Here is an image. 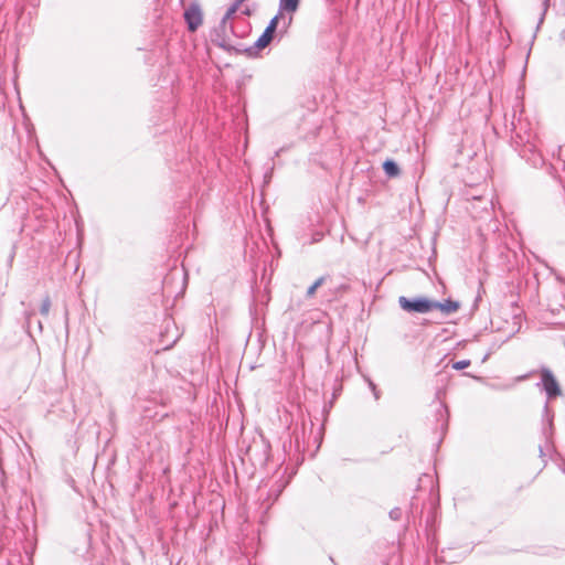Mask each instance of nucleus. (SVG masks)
<instances>
[{
	"mask_svg": "<svg viewBox=\"0 0 565 565\" xmlns=\"http://www.w3.org/2000/svg\"><path fill=\"white\" fill-rule=\"evenodd\" d=\"M299 0H280L279 1V18L282 15V12H288L290 14L295 13L298 9Z\"/></svg>",
	"mask_w": 565,
	"mask_h": 565,
	"instance_id": "423d86ee",
	"label": "nucleus"
},
{
	"mask_svg": "<svg viewBox=\"0 0 565 565\" xmlns=\"http://www.w3.org/2000/svg\"><path fill=\"white\" fill-rule=\"evenodd\" d=\"M399 306L408 312H428L434 309L435 302L425 298L409 300L406 297H399Z\"/></svg>",
	"mask_w": 565,
	"mask_h": 565,
	"instance_id": "f257e3e1",
	"label": "nucleus"
},
{
	"mask_svg": "<svg viewBox=\"0 0 565 565\" xmlns=\"http://www.w3.org/2000/svg\"><path fill=\"white\" fill-rule=\"evenodd\" d=\"M279 15H275L267 28L265 29L264 33L259 36V39L256 41V47L257 49H265L274 39L275 31L278 26Z\"/></svg>",
	"mask_w": 565,
	"mask_h": 565,
	"instance_id": "20e7f679",
	"label": "nucleus"
},
{
	"mask_svg": "<svg viewBox=\"0 0 565 565\" xmlns=\"http://www.w3.org/2000/svg\"><path fill=\"white\" fill-rule=\"evenodd\" d=\"M541 377L544 390L550 397H556L561 395L558 383L550 370L543 369L541 372Z\"/></svg>",
	"mask_w": 565,
	"mask_h": 565,
	"instance_id": "7ed1b4c3",
	"label": "nucleus"
},
{
	"mask_svg": "<svg viewBox=\"0 0 565 565\" xmlns=\"http://www.w3.org/2000/svg\"><path fill=\"white\" fill-rule=\"evenodd\" d=\"M470 365V360H461V361H457L452 364V367L455 370H463L466 367H468Z\"/></svg>",
	"mask_w": 565,
	"mask_h": 565,
	"instance_id": "1a4fd4ad",
	"label": "nucleus"
},
{
	"mask_svg": "<svg viewBox=\"0 0 565 565\" xmlns=\"http://www.w3.org/2000/svg\"><path fill=\"white\" fill-rule=\"evenodd\" d=\"M324 281V278L323 277H320L318 278L307 290V296L308 297H313L317 289L323 284Z\"/></svg>",
	"mask_w": 565,
	"mask_h": 565,
	"instance_id": "6e6552de",
	"label": "nucleus"
},
{
	"mask_svg": "<svg viewBox=\"0 0 565 565\" xmlns=\"http://www.w3.org/2000/svg\"><path fill=\"white\" fill-rule=\"evenodd\" d=\"M460 305L454 300H445L444 302H435L434 309H439L445 315H450L459 309Z\"/></svg>",
	"mask_w": 565,
	"mask_h": 565,
	"instance_id": "39448f33",
	"label": "nucleus"
},
{
	"mask_svg": "<svg viewBox=\"0 0 565 565\" xmlns=\"http://www.w3.org/2000/svg\"><path fill=\"white\" fill-rule=\"evenodd\" d=\"M383 170L388 178H396L401 173L398 166L393 160L384 161Z\"/></svg>",
	"mask_w": 565,
	"mask_h": 565,
	"instance_id": "0eeeda50",
	"label": "nucleus"
},
{
	"mask_svg": "<svg viewBox=\"0 0 565 565\" xmlns=\"http://www.w3.org/2000/svg\"><path fill=\"white\" fill-rule=\"evenodd\" d=\"M49 308H50V303L46 301V302L43 305L42 312L46 315V313L49 312Z\"/></svg>",
	"mask_w": 565,
	"mask_h": 565,
	"instance_id": "9d476101",
	"label": "nucleus"
},
{
	"mask_svg": "<svg viewBox=\"0 0 565 565\" xmlns=\"http://www.w3.org/2000/svg\"><path fill=\"white\" fill-rule=\"evenodd\" d=\"M184 20L188 29L195 32L203 23V13L198 3H191L184 11Z\"/></svg>",
	"mask_w": 565,
	"mask_h": 565,
	"instance_id": "f03ea898",
	"label": "nucleus"
}]
</instances>
